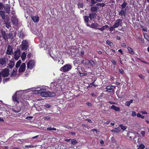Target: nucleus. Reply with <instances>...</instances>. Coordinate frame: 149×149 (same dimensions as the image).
I'll return each mask as SVG.
<instances>
[{
    "label": "nucleus",
    "mask_w": 149,
    "mask_h": 149,
    "mask_svg": "<svg viewBox=\"0 0 149 149\" xmlns=\"http://www.w3.org/2000/svg\"><path fill=\"white\" fill-rule=\"evenodd\" d=\"M21 95L22 94L20 93L19 91H17L13 96V100L14 102H16V104H17L19 103V100Z\"/></svg>",
    "instance_id": "f257e3e1"
},
{
    "label": "nucleus",
    "mask_w": 149,
    "mask_h": 149,
    "mask_svg": "<svg viewBox=\"0 0 149 149\" xmlns=\"http://www.w3.org/2000/svg\"><path fill=\"white\" fill-rule=\"evenodd\" d=\"M0 15L3 20L9 21V17L8 15L6 14V12L4 11L0 10Z\"/></svg>",
    "instance_id": "f03ea898"
},
{
    "label": "nucleus",
    "mask_w": 149,
    "mask_h": 149,
    "mask_svg": "<svg viewBox=\"0 0 149 149\" xmlns=\"http://www.w3.org/2000/svg\"><path fill=\"white\" fill-rule=\"evenodd\" d=\"M22 46V49L24 51L27 49L29 47L28 42L26 40H23L22 42V44L20 45Z\"/></svg>",
    "instance_id": "7ed1b4c3"
},
{
    "label": "nucleus",
    "mask_w": 149,
    "mask_h": 149,
    "mask_svg": "<svg viewBox=\"0 0 149 149\" xmlns=\"http://www.w3.org/2000/svg\"><path fill=\"white\" fill-rule=\"evenodd\" d=\"M35 62L34 61L31 60L27 63V68L28 69H31L35 66Z\"/></svg>",
    "instance_id": "20e7f679"
},
{
    "label": "nucleus",
    "mask_w": 149,
    "mask_h": 149,
    "mask_svg": "<svg viewBox=\"0 0 149 149\" xmlns=\"http://www.w3.org/2000/svg\"><path fill=\"white\" fill-rule=\"evenodd\" d=\"M71 68V65L69 64H68L64 65L63 67L61 68V69H62L64 72H66L70 70Z\"/></svg>",
    "instance_id": "39448f33"
},
{
    "label": "nucleus",
    "mask_w": 149,
    "mask_h": 149,
    "mask_svg": "<svg viewBox=\"0 0 149 149\" xmlns=\"http://www.w3.org/2000/svg\"><path fill=\"white\" fill-rule=\"evenodd\" d=\"M6 53L8 55H11L13 54V48L12 46L10 45H8Z\"/></svg>",
    "instance_id": "423d86ee"
},
{
    "label": "nucleus",
    "mask_w": 149,
    "mask_h": 149,
    "mask_svg": "<svg viewBox=\"0 0 149 149\" xmlns=\"http://www.w3.org/2000/svg\"><path fill=\"white\" fill-rule=\"evenodd\" d=\"M9 70L7 68H5L1 72V74L3 77H5L8 76L9 74Z\"/></svg>",
    "instance_id": "0eeeda50"
},
{
    "label": "nucleus",
    "mask_w": 149,
    "mask_h": 149,
    "mask_svg": "<svg viewBox=\"0 0 149 149\" xmlns=\"http://www.w3.org/2000/svg\"><path fill=\"white\" fill-rule=\"evenodd\" d=\"M45 89H41L39 90L40 93V95L42 97H47L48 96V93L49 91H45Z\"/></svg>",
    "instance_id": "6e6552de"
},
{
    "label": "nucleus",
    "mask_w": 149,
    "mask_h": 149,
    "mask_svg": "<svg viewBox=\"0 0 149 149\" xmlns=\"http://www.w3.org/2000/svg\"><path fill=\"white\" fill-rule=\"evenodd\" d=\"M10 6L9 4H7L4 6V11L7 13L9 14L10 11Z\"/></svg>",
    "instance_id": "1a4fd4ad"
},
{
    "label": "nucleus",
    "mask_w": 149,
    "mask_h": 149,
    "mask_svg": "<svg viewBox=\"0 0 149 149\" xmlns=\"http://www.w3.org/2000/svg\"><path fill=\"white\" fill-rule=\"evenodd\" d=\"M8 62L7 59L5 57H3L0 58V64L2 65L6 66V64Z\"/></svg>",
    "instance_id": "9d476101"
},
{
    "label": "nucleus",
    "mask_w": 149,
    "mask_h": 149,
    "mask_svg": "<svg viewBox=\"0 0 149 149\" xmlns=\"http://www.w3.org/2000/svg\"><path fill=\"white\" fill-rule=\"evenodd\" d=\"M21 55L20 51L19 50H17L15 52L14 57L15 60H17Z\"/></svg>",
    "instance_id": "9b49d317"
},
{
    "label": "nucleus",
    "mask_w": 149,
    "mask_h": 149,
    "mask_svg": "<svg viewBox=\"0 0 149 149\" xmlns=\"http://www.w3.org/2000/svg\"><path fill=\"white\" fill-rule=\"evenodd\" d=\"M127 136L129 137L131 139H134L136 137L135 133L134 132H127Z\"/></svg>",
    "instance_id": "f8f14e48"
},
{
    "label": "nucleus",
    "mask_w": 149,
    "mask_h": 149,
    "mask_svg": "<svg viewBox=\"0 0 149 149\" xmlns=\"http://www.w3.org/2000/svg\"><path fill=\"white\" fill-rule=\"evenodd\" d=\"M122 20L121 19H118L116 20L115 22V24L113 25V26L115 27V28H117L119 25L121 26L120 23V22H122Z\"/></svg>",
    "instance_id": "ddd939ff"
},
{
    "label": "nucleus",
    "mask_w": 149,
    "mask_h": 149,
    "mask_svg": "<svg viewBox=\"0 0 149 149\" xmlns=\"http://www.w3.org/2000/svg\"><path fill=\"white\" fill-rule=\"evenodd\" d=\"M26 68V64L25 63H22L20 66L19 71V72H21L24 71Z\"/></svg>",
    "instance_id": "4468645a"
},
{
    "label": "nucleus",
    "mask_w": 149,
    "mask_h": 149,
    "mask_svg": "<svg viewBox=\"0 0 149 149\" xmlns=\"http://www.w3.org/2000/svg\"><path fill=\"white\" fill-rule=\"evenodd\" d=\"M11 21L13 24L16 25H17L18 24V19L16 17H12Z\"/></svg>",
    "instance_id": "2eb2a0df"
},
{
    "label": "nucleus",
    "mask_w": 149,
    "mask_h": 149,
    "mask_svg": "<svg viewBox=\"0 0 149 149\" xmlns=\"http://www.w3.org/2000/svg\"><path fill=\"white\" fill-rule=\"evenodd\" d=\"M9 21L5 20L4 21V24L6 27L9 29H11V26L10 25V23L9 22Z\"/></svg>",
    "instance_id": "dca6fc26"
},
{
    "label": "nucleus",
    "mask_w": 149,
    "mask_h": 149,
    "mask_svg": "<svg viewBox=\"0 0 149 149\" xmlns=\"http://www.w3.org/2000/svg\"><path fill=\"white\" fill-rule=\"evenodd\" d=\"M3 38L5 40H7L8 39V34H7L5 31H2L1 32Z\"/></svg>",
    "instance_id": "f3484780"
},
{
    "label": "nucleus",
    "mask_w": 149,
    "mask_h": 149,
    "mask_svg": "<svg viewBox=\"0 0 149 149\" xmlns=\"http://www.w3.org/2000/svg\"><path fill=\"white\" fill-rule=\"evenodd\" d=\"M96 13H92L89 14V17L91 20H92L96 17Z\"/></svg>",
    "instance_id": "a211bd4d"
},
{
    "label": "nucleus",
    "mask_w": 149,
    "mask_h": 149,
    "mask_svg": "<svg viewBox=\"0 0 149 149\" xmlns=\"http://www.w3.org/2000/svg\"><path fill=\"white\" fill-rule=\"evenodd\" d=\"M114 87L113 86H108L106 87V91L110 92H112L113 91V89Z\"/></svg>",
    "instance_id": "6ab92c4d"
},
{
    "label": "nucleus",
    "mask_w": 149,
    "mask_h": 149,
    "mask_svg": "<svg viewBox=\"0 0 149 149\" xmlns=\"http://www.w3.org/2000/svg\"><path fill=\"white\" fill-rule=\"evenodd\" d=\"M125 10V9L124 10V9L122 8L120 11L119 12V15L121 16L124 15L125 16L126 13Z\"/></svg>",
    "instance_id": "aec40b11"
},
{
    "label": "nucleus",
    "mask_w": 149,
    "mask_h": 149,
    "mask_svg": "<svg viewBox=\"0 0 149 149\" xmlns=\"http://www.w3.org/2000/svg\"><path fill=\"white\" fill-rule=\"evenodd\" d=\"M31 18L33 21L35 22H38L39 20V17L38 16H31Z\"/></svg>",
    "instance_id": "412c9836"
},
{
    "label": "nucleus",
    "mask_w": 149,
    "mask_h": 149,
    "mask_svg": "<svg viewBox=\"0 0 149 149\" xmlns=\"http://www.w3.org/2000/svg\"><path fill=\"white\" fill-rule=\"evenodd\" d=\"M99 25L96 23H93L90 25V27L96 29L98 27Z\"/></svg>",
    "instance_id": "4be33fe9"
},
{
    "label": "nucleus",
    "mask_w": 149,
    "mask_h": 149,
    "mask_svg": "<svg viewBox=\"0 0 149 149\" xmlns=\"http://www.w3.org/2000/svg\"><path fill=\"white\" fill-rule=\"evenodd\" d=\"M15 65L14 62L12 61V60H10L9 61V63L8 64L9 68H13V66Z\"/></svg>",
    "instance_id": "5701e85b"
},
{
    "label": "nucleus",
    "mask_w": 149,
    "mask_h": 149,
    "mask_svg": "<svg viewBox=\"0 0 149 149\" xmlns=\"http://www.w3.org/2000/svg\"><path fill=\"white\" fill-rule=\"evenodd\" d=\"M120 128H114L113 129L111 130V131L113 132L118 133L120 131Z\"/></svg>",
    "instance_id": "b1692460"
},
{
    "label": "nucleus",
    "mask_w": 149,
    "mask_h": 149,
    "mask_svg": "<svg viewBox=\"0 0 149 149\" xmlns=\"http://www.w3.org/2000/svg\"><path fill=\"white\" fill-rule=\"evenodd\" d=\"M111 108L114 109L116 111H119L120 110V108L118 107H116L115 105H113L111 107Z\"/></svg>",
    "instance_id": "393cba45"
},
{
    "label": "nucleus",
    "mask_w": 149,
    "mask_h": 149,
    "mask_svg": "<svg viewBox=\"0 0 149 149\" xmlns=\"http://www.w3.org/2000/svg\"><path fill=\"white\" fill-rule=\"evenodd\" d=\"M48 97H53L55 96L56 94L54 92H48Z\"/></svg>",
    "instance_id": "a878e982"
},
{
    "label": "nucleus",
    "mask_w": 149,
    "mask_h": 149,
    "mask_svg": "<svg viewBox=\"0 0 149 149\" xmlns=\"http://www.w3.org/2000/svg\"><path fill=\"white\" fill-rule=\"evenodd\" d=\"M98 8L97 6H93L91 7V11L95 12L96 11Z\"/></svg>",
    "instance_id": "bb28decb"
},
{
    "label": "nucleus",
    "mask_w": 149,
    "mask_h": 149,
    "mask_svg": "<svg viewBox=\"0 0 149 149\" xmlns=\"http://www.w3.org/2000/svg\"><path fill=\"white\" fill-rule=\"evenodd\" d=\"M26 55L25 52H23L22 54L21 57L22 60H24L26 57Z\"/></svg>",
    "instance_id": "cd10ccee"
},
{
    "label": "nucleus",
    "mask_w": 149,
    "mask_h": 149,
    "mask_svg": "<svg viewBox=\"0 0 149 149\" xmlns=\"http://www.w3.org/2000/svg\"><path fill=\"white\" fill-rule=\"evenodd\" d=\"M21 61L19 60L18 61L15 67L16 68H18L19 67L21 64Z\"/></svg>",
    "instance_id": "c85d7f7f"
},
{
    "label": "nucleus",
    "mask_w": 149,
    "mask_h": 149,
    "mask_svg": "<svg viewBox=\"0 0 149 149\" xmlns=\"http://www.w3.org/2000/svg\"><path fill=\"white\" fill-rule=\"evenodd\" d=\"M71 144L73 145H75L77 143V141L74 139H71Z\"/></svg>",
    "instance_id": "c756f323"
},
{
    "label": "nucleus",
    "mask_w": 149,
    "mask_h": 149,
    "mask_svg": "<svg viewBox=\"0 0 149 149\" xmlns=\"http://www.w3.org/2000/svg\"><path fill=\"white\" fill-rule=\"evenodd\" d=\"M127 49L130 53V54H133L134 53V52L133 51L132 49L130 47H127Z\"/></svg>",
    "instance_id": "7c9ffc66"
},
{
    "label": "nucleus",
    "mask_w": 149,
    "mask_h": 149,
    "mask_svg": "<svg viewBox=\"0 0 149 149\" xmlns=\"http://www.w3.org/2000/svg\"><path fill=\"white\" fill-rule=\"evenodd\" d=\"M17 69H16V70L13 69V72L11 74V75L13 76L15 75L17 73Z\"/></svg>",
    "instance_id": "2f4dec72"
},
{
    "label": "nucleus",
    "mask_w": 149,
    "mask_h": 149,
    "mask_svg": "<svg viewBox=\"0 0 149 149\" xmlns=\"http://www.w3.org/2000/svg\"><path fill=\"white\" fill-rule=\"evenodd\" d=\"M89 16H85L84 17V21L85 22L87 23L89 21Z\"/></svg>",
    "instance_id": "473e14b6"
},
{
    "label": "nucleus",
    "mask_w": 149,
    "mask_h": 149,
    "mask_svg": "<svg viewBox=\"0 0 149 149\" xmlns=\"http://www.w3.org/2000/svg\"><path fill=\"white\" fill-rule=\"evenodd\" d=\"M127 5V3L125 2H124L121 5V7L123 9L125 8Z\"/></svg>",
    "instance_id": "72a5a7b5"
},
{
    "label": "nucleus",
    "mask_w": 149,
    "mask_h": 149,
    "mask_svg": "<svg viewBox=\"0 0 149 149\" xmlns=\"http://www.w3.org/2000/svg\"><path fill=\"white\" fill-rule=\"evenodd\" d=\"M47 130L48 131L56 130V129L55 128H52L51 127L47 128Z\"/></svg>",
    "instance_id": "f704fd0d"
},
{
    "label": "nucleus",
    "mask_w": 149,
    "mask_h": 149,
    "mask_svg": "<svg viewBox=\"0 0 149 149\" xmlns=\"http://www.w3.org/2000/svg\"><path fill=\"white\" fill-rule=\"evenodd\" d=\"M8 38L12 40L13 38V34L11 33H9L8 34Z\"/></svg>",
    "instance_id": "c9c22d12"
},
{
    "label": "nucleus",
    "mask_w": 149,
    "mask_h": 149,
    "mask_svg": "<svg viewBox=\"0 0 149 149\" xmlns=\"http://www.w3.org/2000/svg\"><path fill=\"white\" fill-rule=\"evenodd\" d=\"M89 63L90 64H91V65L92 66H93L94 64V61L92 60H90L89 61Z\"/></svg>",
    "instance_id": "e433bc0d"
},
{
    "label": "nucleus",
    "mask_w": 149,
    "mask_h": 149,
    "mask_svg": "<svg viewBox=\"0 0 149 149\" xmlns=\"http://www.w3.org/2000/svg\"><path fill=\"white\" fill-rule=\"evenodd\" d=\"M137 116L139 118H144L145 116H144L141 115L139 113H138L137 114Z\"/></svg>",
    "instance_id": "4c0bfd02"
},
{
    "label": "nucleus",
    "mask_w": 149,
    "mask_h": 149,
    "mask_svg": "<svg viewBox=\"0 0 149 149\" xmlns=\"http://www.w3.org/2000/svg\"><path fill=\"white\" fill-rule=\"evenodd\" d=\"M4 6L3 4L1 3H0V10H2L3 9L4 7Z\"/></svg>",
    "instance_id": "58836bf2"
},
{
    "label": "nucleus",
    "mask_w": 149,
    "mask_h": 149,
    "mask_svg": "<svg viewBox=\"0 0 149 149\" xmlns=\"http://www.w3.org/2000/svg\"><path fill=\"white\" fill-rule=\"evenodd\" d=\"M106 42L107 44L108 45H109L111 46L113 44L112 42L109 40L107 41Z\"/></svg>",
    "instance_id": "ea45409f"
},
{
    "label": "nucleus",
    "mask_w": 149,
    "mask_h": 149,
    "mask_svg": "<svg viewBox=\"0 0 149 149\" xmlns=\"http://www.w3.org/2000/svg\"><path fill=\"white\" fill-rule=\"evenodd\" d=\"M120 127L121 129L124 130H125L126 128V127L125 126H123L122 124L120 125Z\"/></svg>",
    "instance_id": "a19ab883"
},
{
    "label": "nucleus",
    "mask_w": 149,
    "mask_h": 149,
    "mask_svg": "<svg viewBox=\"0 0 149 149\" xmlns=\"http://www.w3.org/2000/svg\"><path fill=\"white\" fill-rule=\"evenodd\" d=\"M144 36L146 39L149 41V36L147 34H144Z\"/></svg>",
    "instance_id": "79ce46f5"
},
{
    "label": "nucleus",
    "mask_w": 149,
    "mask_h": 149,
    "mask_svg": "<svg viewBox=\"0 0 149 149\" xmlns=\"http://www.w3.org/2000/svg\"><path fill=\"white\" fill-rule=\"evenodd\" d=\"M78 6L79 8H82L83 6V4L82 3H79L78 4Z\"/></svg>",
    "instance_id": "37998d69"
},
{
    "label": "nucleus",
    "mask_w": 149,
    "mask_h": 149,
    "mask_svg": "<svg viewBox=\"0 0 149 149\" xmlns=\"http://www.w3.org/2000/svg\"><path fill=\"white\" fill-rule=\"evenodd\" d=\"M131 115L132 116L134 117L137 116L136 113L134 111H132V112Z\"/></svg>",
    "instance_id": "c03bdc74"
},
{
    "label": "nucleus",
    "mask_w": 149,
    "mask_h": 149,
    "mask_svg": "<svg viewBox=\"0 0 149 149\" xmlns=\"http://www.w3.org/2000/svg\"><path fill=\"white\" fill-rule=\"evenodd\" d=\"M7 55L8 54H6L4 57H5V58L7 59V61H8V60L10 58V56L8 55Z\"/></svg>",
    "instance_id": "a18cd8bd"
},
{
    "label": "nucleus",
    "mask_w": 149,
    "mask_h": 149,
    "mask_svg": "<svg viewBox=\"0 0 149 149\" xmlns=\"http://www.w3.org/2000/svg\"><path fill=\"white\" fill-rule=\"evenodd\" d=\"M115 28V27L113 26V25L112 26H111L110 27L109 29V31H111L113 30Z\"/></svg>",
    "instance_id": "49530a36"
},
{
    "label": "nucleus",
    "mask_w": 149,
    "mask_h": 149,
    "mask_svg": "<svg viewBox=\"0 0 149 149\" xmlns=\"http://www.w3.org/2000/svg\"><path fill=\"white\" fill-rule=\"evenodd\" d=\"M139 147L142 149H143L145 148V146L143 144H141L140 145Z\"/></svg>",
    "instance_id": "de8ad7c7"
},
{
    "label": "nucleus",
    "mask_w": 149,
    "mask_h": 149,
    "mask_svg": "<svg viewBox=\"0 0 149 149\" xmlns=\"http://www.w3.org/2000/svg\"><path fill=\"white\" fill-rule=\"evenodd\" d=\"M24 35L23 33H20L19 35V37L22 38H23Z\"/></svg>",
    "instance_id": "09e8293b"
},
{
    "label": "nucleus",
    "mask_w": 149,
    "mask_h": 149,
    "mask_svg": "<svg viewBox=\"0 0 149 149\" xmlns=\"http://www.w3.org/2000/svg\"><path fill=\"white\" fill-rule=\"evenodd\" d=\"M130 103L129 101H127L126 102L125 104L127 106L129 107L130 105Z\"/></svg>",
    "instance_id": "8fccbe9b"
},
{
    "label": "nucleus",
    "mask_w": 149,
    "mask_h": 149,
    "mask_svg": "<svg viewBox=\"0 0 149 149\" xmlns=\"http://www.w3.org/2000/svg\"><path fill=\"white\" fill-rule=\"evenodd\" d=\"M103 29L104 30L105 29H106L107 28H109V26L108 25H105L102 27Z\"/></svg>",
    "instance_id": "3c124183"
},
{
    "label": "nucleus",
    "mask_w": 149,
    "mask_h": 149,
    "mask_svg": "<svg viewBox=\"0 0 149 149\" xmlns=\"http://www.w3.org/2000/svg\"><path fill=\"white\" fill-rule=\"evenodd\" d=\"M91 131H95L96 132V133H97L98 132H100V131H98L96 129H92Z\"/></svg>",
    "instance_id": "603ef678"
},
{
    "label": "nucleus",
    "mask_w": 149,
    "mask_h": 149,
    "mask_svg": "<svg viewBox=\"0 0 149 149\" xmlns=\"http://www.w3.org/2000/svg\"><path fill=\"white\" fill-rule=\"evenodd\" d=\"M91 2L92 4H95L97 3L95 0H91Z\"/></svg>",
    "instance_id": "864d4df0"
},
{
    "label": "nucleus",
    "mask_w": 149,
    "mask_h": 149,
    "mask_svg": "<svg viewBox=\"0 0 149 149\" xmlns=\"http://www.w3.org/2000/svg\"><path fill=\"white\" fill-rule=\"evenodd\" d=\"M13 111L16 113H17L20 111V110H15V109H12Z\"/></svg>",
    "instance_id": "5fc2aeb1"
},
{
    "label": "nucleus",
    "mask_w": 149,
    "mask_h": 149,
    "mask_svg": "<svg viewBox=\"0 0 149 149\" xmlns=\"http://www.w3.org/2000/svg\"><path fill=\"white\" fill-rule=\"evenodd\" d=\"M45 106L46 108H49L51 107V106L50 104H47V105H45Z\"/></svg>",
    "instance_id": "6e6d98bb"
},
{
    "label": "nucleus",
    "mask_w": 149,
    "mask_h": 149,
    "mask_svg": "<svg viewBox=\"0 0 149 149\" xmlns=\"http://www.w3.org/2000/svg\"><path fill=\"white\" fill-rule=\"evenodd\" d=\"M121 46L124 47H126V45L125 43H123L121 44Z\"/></svg>",
    "instance_id": "4d7b16f0"
},
{
    "label": "nucleus",
    "mask_w": 149,
    "mask_h": 149,
    "mask_svg": "<svg viewBox=\"0 0 149 149\" xmlns=\"http://www.w3.org/2000/svg\"><path fill=\"white\" fill-rule=\"evenodd\" d=\"M141 134L143 136H145V132L144 131H142L141 132Z\"/></svg>",
    "instance_id": "13d9d810"
},
{
    "label": "nucleus",
    "mask_w": 149,
    "mask_h": 149,
    "mask_svg": "<svg viewBox=\"0 0 149 149\" xmlns=\"http://www.w3.org/2000/svg\"><path fill=\"white\" fill-rule=\"evenodd\" d=\"M119 72L121 74H123L124 71L122 69H119Z\"/></svg>",
    "instance_id": "bf43d9fd"
},
{
    "label": "nucleus",
    "mask_w": 149,
    "mask_h": 149,
    "mask_svg": "<svg viewBox=\"0 0 149 149\" xmlns=\"http://www.w3.org/2000/svg\"><path fill=\"white\" fill-rule=\"evenodd\" d=\"M109 3H110L114 4L115 3V1L113 0H110L109 1Z\"/></svg>",
    "instance_id": "052dcab7"
},
{
    "label": "nucleus",
    "mask_w": 149,
    "mask_h": 149,
    "mask_svg": "<svg viewBox=\"0 0 149 149\" xmlns=\"http://www.w3.org/2000/svg\"><path fill=\"white\" fill-rule=\"evenodd\" d=\"M141 112L142 113V114H147V112L146 111H141Z\"/></svg>",
    "instance_id": "680f3d73"
},
{
    "label": "nucleus",
    "mask_w": 149,
    "mask_h": 149,
    "mask_svg": "<svg viewBox=\"0 0 149 149\" xmlns=\"http://www.w3.org/2000/svg\"><path fill=\"white\" fill-rule=\"evenodd\" d=\"M112 63L114 65H116V62L114 60H113L112 61Z\"/></svg>",
    "instance_id": "e2e57ef3"
},
{
    "label": "nucleus",
    "mask_w": 149,
    "mask_h": 149,
    "mask_svg": "<svg viewBox=\"0 0 149 149\" xmlns=\"http://www.w3.org/2000/svg\"><path fill=\"white\" fill-rule=\"evenodd\" d=\"M44 118L45 119H50V117H49V116H46V117H44Z\"/></svg>",
    "instance_id": "0e129e2a"
},
{
    "label": "nucleus",
    "mask_w": 149,
    "mask_h": 149,
    "mask_svg": "<svg viewBox=\"0 0 149 149\" xmlns=\"http://www.w3.org/2000/svg\"><path fill=\"white\" fill-rule=\"evenodd\" d=\"M9 78H6L3 80V81L4 83L6 82L7 81L9 80Z\"/></svg>",
    "instance_id": "69168bd1"
},
{
    "label": "nucleus",
    "mask_w": 149,
    "mask_h": 149,
    "mask_svg": "<svg viewBox=\"0 0 149 149\" xmlns=\"http://www.w3.org/2000/svg\"><path fill=\"white\" fill-rule=\"evenodd\" d=\"M69 133L70 134H71L72 135H74L76 133L74 132H69Z\"/></svg>",
    "instance_id": "338daca9"
},
{
    "label": "nucleus",
    "mask_w": 149,
    "mask_h": 149,
    "mask_svg": "<svg viewBox=\"0 0 149 149\" xmlns=\"http://www.w3.org/2000/svg\"><path fill=\"white\" fill-rule=\"evenodd\" d=\"M139 76L141 79H143L144 78V77H143L142 75H139Z\"/></svg>",
    "instance_id": "774afa93"
}]
</instances>
